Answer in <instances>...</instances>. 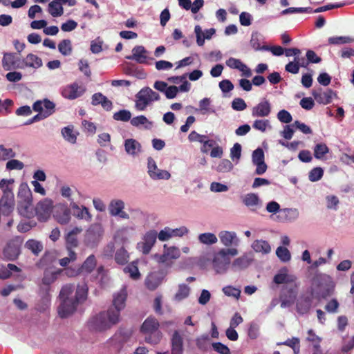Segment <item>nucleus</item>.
Segmentation results:
<instances>
[{
	"instance_id": "9b49d317",
	"label": "nucleus",
	"mask_w": 354,
	"mask_h": 354,
	"mask_svg": "<svg viewBox=\"0 0 354 354\" xmlns=\"http://www.w3.org/2000/svg\"><path fill=\"white\" fill-rule=\"evenodd\" d=\"M221 243L226 248H236L240 244V239L234 231L223 230L218 233Z\"/></svg>"
},
{
	"instance_id": "f257e3e1",
	"label": "nucleus",
	"mask_w": 354,
	"mask_h": 354,
	"mask_svg": "<svg viewBox=\"0 0 354 354\" xmlns=\"http://www.w3.org/2000/svg\"><path fill=\"white\" fill-rule=\"evenodd\" d=\"M127 297V291L123 287L119 292L113 295V308H110L106 312H102L93 317L88 322L91 330H106L113 325L119 322L120 311L125 307V301Z\"/></svg>"
},
{
	"instance_id": "bf43d9fd",
	"label": "nucleus",
	"mask_w": 354,
	"mask_h": 354,
	"mask_svg": "<svg viewBox=\"0 0 354 354\" xmlns=\"http://www.w3.org/2000/svg\"><path fill=\"white\" fill-rule=\"evenodd\" d=\"M58 50L61 54L68 56L72 53V44L70 39H64L58 44Z\"/></svg>"
},
{
	"instance_id": "473e14b6",
	"label": "nucleus",
	"mask_w": 354,
	"mask_h": 354,
	"mask_svg": "<svg viewBox=\"0 0 354 354\" xmlns=\"http://www.w3.org/2000/svg\"><path fill=\"white\" fill-rule=\"evenodd\" d=\"M130 123L133 127L149 130L153 127V122L150 121L146 116L143 115L133 117L130 120Z\"/></svg>"
},
{
	"instance_id": "2eb2a0df",
	"label": "nucleus",
	"mask_w": 354,
	"mask_h": 354,
	"mask_svg": "<svg viewBox=\"0 0 354 354\" xmlns=\"http://www.w3.org/2000/svg\"><path fill=\"white\" fill-rule=\"evenodd\" d=\"M53 209V201L50 199L45 198L37 203L35 207V213L39 220H46L50 216Z\"/></svg>"
},
{
	"instance_id": "4468645a",
	"label": "nucleus",
	"mask_w": 354,
	"mask_h": 354,
	"mask_svg": "<svg viewBox=\"0 0 354 354\" xmlns=\"http://www.w3.org/2000/svg\"><path fill=\"white\" fill-rule=\"evenodd\" d=\"M71 209L66 203H59L55 207L54 217L56 221L62 224L65 225L71 221Z\"/></svg>"
},
{
	"instance_id": "c9c22d12",
	"label": "nucleus",
	"mask_w": 354,
	"mask_h": 354,
	"mask_svg": "<svg viewBox=\"0 0 354 354\" xmlns=\"http://www.w3.org/2000/svg\"><path fill=\"white\" fill-rule=\"evenodd\" d=\"M183 339L180 333H174L171 338V354H183Z\"/></svg>"
},
{
	"instance_id": "09e8293b",
	"label": "nucleus",
	"mask_w": 354,
	"mask_h": 354,
	"mask_svg": "<svg viewBox=\"0 0 354 354\" xmlns=\"http://www.w3.org/2000/svg\"><path fill=\"white\" fill-rule=\"evenodd\" d=\"M198 239L201 243L207 245L215 244L218 241L217 236L212 232L201 233L198 235Z\"/></svg>"
},
{
	"instance_id": "a878e982",
	"label": "nucleus",
	"mask_w": 354,
	"mask_h": 354,
	"mask_svg": "<svg viewBox=\"0 0 354 354\" xmlns=\"http://www.w3.org/2000/svg\"><path fill=\"white\" fill-rule=\"evenodd\" d=\"M91 104L93 106L101 105L102 108L109 111L113 108V103L102 93H95L92 95Z\"/></svg>"
},
{
	"instance_id": "8fccbe9b",
	"label": "nucleus",
	"mask_w": 354,
	"mask_h": 354,
	"mask_svg": "<svg viewBox=\"0 0 354 354\" xmlns=\"http://www.w3.org/2000/svg\"><path fill=\"white\" fill-rule=\"evenodd\" d=\"M88 287L85 283L79 284L77 287L74 300L77 303L85 301L87 298Z\"/></svg>"
},
{
	"instance_id": "f3484780",
	"label": "nucleus",
	"mask_w": 354,
	"mask_h": 354,
	"mask_svg": "<svg viewBox=\"0 0 354 354\" xmlns=\"http://www.w3.org/2000/svg\"><path fill=\"white\" fill-rule=\"evenodd\" d=\"M126 153L133 158L138 157L142 151L141 144L134 138H127L124 141Z\"/></svg>"
},
{
	"instance_id": "f704fd0d",
	"label": "nucleus",
	"mask_w": 354,
	"mask_h": 354,
	"mask_svg": "<svg viewBox=\"0 0 354 354\" xmlns=\"http://www.w3.org/2000/svg\"><path fill=\"white\" fill-rule=\"evenodd\" d=\"M61 133L66 141L71 144H75L77 141V137L79 133L74 131L72 125L65 127L62 129Z\"/></svg>"
},
{
	"instance_id": "393cba45",
	"label": "nucleus",
	"mask_w": 354,
	"mask_h": 354,
	"mask_svg": "<svg viewBox=\"0 0 354 354\" xmlns=\"http://www.w3.org/2000/svg\"><path fill=\"white\" fill-rule=\"evenodd\" d=\"M194 32L196 37V43L199 46L204 45L205 39H210L213 35L215 34L216 30L214 28H209L203 31L199 25H196L194 28Z\"/></svg>"
},
{
	"instance_id": "49530a36",
	"label": "nucleus",
	"mask_w": 354,
	"mask_h": 354,
	"mask_svg": "<svg viewBox=\"0 0 354 354\" xmlns=\"http://www.w3.org/2000/svg\"><path fill=\"white\" fill-rule=\"evenodd\" d=\"M97 261L95 255L91 254L86 260L83 262L82 265L80 268L81 272H85L86 273H91L96 267Z\"/></svg>"
},
{
	"instance_id": "680f3d73",
	"label": "nucleus",
	"mask_w": 354,
	"mask_h": 354,
	"mask_svg": "<svg viewBox=\"0 0 354 354\" xmlns=\"http://www.w3.org/2000/svg\"><path fill=\"white\" fill-rule=\"evenodd\" d=\"M276 254L283 262H288L291 259L290 251L285 247L279 246L277 248Z\"/></svg>"
},
{
	"instance_id": "7ed1b4c3",
	"label": "nucleus",
	"mask_w": 354,
	"mask_h": 354,
	"mask_svg": "<svg viewBox=\"0 0 354 354\" xmlns=\"http://www.w3.org/2000/svg\"><path fill=\"white\" fill-rule=\"evenodd\" d=\"M160 95L149 86L141 88L135 95L134 108L138 111H144L154 102L159 101Z\"/></svg>"
},
{
	"instance_id": "e2e57ef3",
	"label": "nucleus",
	"mask_w": 354,
	"mask_h": 354,
	"mask_svg": "<svg viewBox=\"0 0 354 354\" xmlns=\"http://www.w3.org/2000/svg\"><path fill=\"white\" fill-rule=\"evenodd\" d=\"M16 156L15 152L11 148H6L0 145V160L4 161Z\"/></svg>"
},
{
	"instance_id": "0eeeda50",
	"label": "nucleus",
	"mask_w": 354,
	"mask_h": 354,
	"mask_svg": "<svg viewBox=\"0 0 354 354\" xmlns=\"http://www.w3.org/2000/svg\"><path fill=\"white\" fill-rule=\"evenodd\" d=\"M103 229L99 224L92 225L87 230L84 237L85 244L90 248L96 247L102 239Z\"/></svg>"
},
{
	"instance_id": "13d9d810",
	"label": "nucleus",
	"mask_w": 354,
	"mask_h": 354,
	"mask_svg": "<svg viewBox=\"0 0 354 354\" xmlns=\"http://www.w3.org/2000/svg\"><path fill=\"white\" fill-rule=\"evenodd\" d=\"M328 43L330 44L339 45L344 44H349L354 42V37H348V36H337V37H330L328 38Z\"/></svg>"
},
{
	"instance_id": "6e6552de",
	"label": "nucleus",
	"mask_w": 354,
	"mask_h": 354,
	"mask_svg": "<svg viewBox=\"0 0 354 354\" xmlns=\"http://www.w3.org/2000/svg\"><path fill=\"white\" fill-rule=\"evenodd\" d=\"M34 111L40 113L43 117L47 118L55 111V104L50 100L45 98L37 100L32 104Z\"/></svg>"
},
{
	"instance_id": "a19ab883",
	"label": "nucleus",
	"mask_w": 354,
	"mask_h": 354,
	"mask_svg": "<svg viewBox=\"0 0 354 354\" xmlns=\"http://www.w3.org/2000/svg\"><path fill=\"white\" fill-rule=\"evenodd\" d=\"M14 183L13 178L1 179L0 181V189L2 192V196H14Z\"/></svg>"
},
{
	"instance_id": "bb28decb",
	"label": "nucleus",
	"mask_w": 354,
	"mask_h": 354,
	"mask_svg": "<svg viewBox=\"0 0 354 354\" xmlns=\"http://www.w3.org/2000/svg\"><path fill=\"white\" fill-rule=\"evenodd\" d=\"M286 291V292H283L280 297L281 307L283 308L290 307L295 302L297 294L296 286Z\"/></svg>"
},
{
	"instance_id": "9d476101",
	"label": "nucleus",
	"mask_w": 354,
	"mask_h": 354,
	"mask_svg": "<svg viewBox=\"0 0 354 354\" xmlns=\"http://www.w3.org/2000/svg\"><path fill=\"white\" fill-rule=\"evenodd\" d=\"M147 172L153 180H168L171 177L170 173L167 170L160 169L151 157L147 158Z\"/></svg>"
},
{
	"instance_id": "f8f14e48",
	"label": "nucleus",
	"mask_w": 354,
	"mask_h": 354,
	"mask_svg": "<svg viewBox=\"0 0 354 354\" xmlns=\"http://www.w3.org/2000/svg\"><path fill=\"white\" fill-rule=\"evenodd\" d=\"M125 203L121 199H112L108 206L109 214L122 219H129V215L124 212Z\"/></svg>"
},
{
	"instance_id": "20e7f679",
	"label": "nucleus",
	"mask_w": 354,
	"mask_h": 354,
	"mask_svg": "<svg viewBox=\"0 0 354 354\" xmlns=\"http://www.w3.org/2000/svg\"><path fill=\"white\" fill-rule=\"evenodd\" d=\"M313 285L315 288L317 295L323 299L330 296L334 291L335 283L332 278L326 274H316L313 279Z\"/></svg>"
},
{
	"instance_id": "79ce46f5",
	"label": "nucleus",
	"mask_w": 354,
	"mask_h": 354,
	"mask_svg": "<svg viewBox=\"0 0 354 354\" xmlns=\"http://www.w3.org/2000/svg\"><path fill=\"white\" fill-rule=\"evenodd\" d=\"M159 326V322L155 317H149L143 322L140 332H156Z\"/></svg>"
},
{
	"instance_id": "c756f323",
	"label": "nucleus",
	"mask_w": 354,
	"mask_h": 354,
	"mask_svg": "<svg viewBox=\"0 0 354 354\" xmlns=\"http://www.w3.org/2000/svg\"><path fill=\"white\" fill-rule=\"evenodd\" d=\"M80 87L77 83H73L65 86L62 91V95L64 98L69 100H74L83 93V91H80Z\"/></svg>"
},
{
	"instance_id": "052dcab7",
	"label": "nucleus",
	"mask_w": 354,
	"mask_h": 354,
	"mask_svg": "<svg viewBox=\"0 0 354 354\" xmlns=\"http://www.w3.org/2000/svg\"><path fill=\"white\" fill-rule=\"evenodd\" d=\"M113 118L116 121L128 122L131 120V113L129 110L122 109L115 112Z\"/></svg>"
},
{
	"instance_id": "338daca9",
	"label": "nucleus",
	"mask_w": 354,
	"mask_h": 354,
	"mask_svg": "<svg viewBox=\"0 0 354 354\" xmlns=\"http://www.w3.org/2000/svg\"><path fill=\"white\" fill-rule=\"evenodd\" d=\"M233 168V165L232 162L227 159H223L220 161L218 165L216 167V170L218 172H229Z\"/></svg>"
},
{
	"instance_id": "f03ea898",
	"label": "nucleus",
	"mask_w": 354,
	"mask_h": 354,
	"mask_svg": "<svg viewBox=\"0 0 354 354\" xmlns=\"http://www.w3.org/2000/svg\"><path fill=\"white\" fill-rule=\"evenodd\" d=\"M239 254L236 248H221L213 254L212 261V268L217 274L225 273L231 263V257Z\"/></svg>"
},
{
	"instance_id": "ddd939ff",
	"label": "nucleus",
	"mask_w": 354,
	"mask_h": 354,
	"mask_svg": "<svg viewBox=\"0 0 354 354\" xmlns=\"http://www.w3.org/2000/svg\"><path fill=\"white\" fill-rule=\"evenodd\" d=\"M252 163L256 165L255 174L262 175L267 170V165L265 162L264 152L261 148H257L252 152Z\"/></svg>"
},
{
	"instance_id": "cd10ccee",
	"label": "nucleus",
	"mask_w": 354,
	"mask_h": 354,
	"mask_svg": "<svg viewBox=\"0 0 354 354\" xmlns=\"http://www.w3.org/2000/svg\"><path fill=\"white\" fill-rule=\"evenodd\" d=\"M15 205V196H1L0 210L3 215H9L13 211Z\"/></svg>"
},
{
	"instance_id": "c85d7f7f",
	"label": "nucleus",
	"mask_w": 354,
	"mask_h": 354,
	"mask_svg": "<svg viewBox=\"0 0 354 354\" xmlns=\"http://www.w3.org/2000/svg\"><path fill=\"white\" fill-rule=\"evenodd\" d=\"M299 216V212L297 208H283L280 211L278 218L283 222L292 223Z\"/></svg>"
},
{
	"instance_id": "72a5a7b5",
	"label": "nucleus",
	"mask_w": 354,
	"mask_h": 354,
	"mask_svg": "<svg viewBox=\"0 0 354 354\" xmlns=\"http://www.w3.org/2000/svg\"><path fill=\"white\" fill-rule=\"evenodd\" d=\"M313 302L312 297L305 296L300 297L297 302V310L299 314H305L308 313L311 307Z\"/></svg>"
},
{
	"instance_id": "aec40b11",
	"label": "nucleus",
	"mask_w": 354,
	"mask_h": 354,
	"mask_svg": "<svg viewBox=\"0 0 354 354\" xmlns=\"http://www.w3.org/2000/svg\"><path fill=\"white\" fill-rule=\"evenodd\" d=\"M21 59L15 53H5L2 59V66L6 71L12 68H18L17 66L21 65Z\"/></svg>"
},
{
	"instance_id": "5fc2aeb1",
	"label": "nucleus",
	"mask_w": 354,
	"mask_h": 354,
	"mask_svg": "<svg viewBox=\"0 0 354 354\" xmlns=\"http://www.w3.org/2000/svg\"><path fill=\"white\" fill-rule=\"evenodd\" d=\"M60 272L58 270L51 272H45L44 275L42 278V283L47 286L46 288H50V285L54 283L60 275Z\"/></svg>"
},
{
	"instance_id": "5701e85b",
	"label": "nucleus",
	"mask_w": 354,
	"mask_h": 354,
	"mask_svg": "<svg viewBox=\"0 0 354 354\" xmlns=\"http://www.w3.org/2000/svg\"><path fill=\"white\" fill-rule=\"evenodd\" d=\"M148 51L142 46H136L132 49V55L127 56L126 58L131 60H135L139 64H145L147 62Z\"/></svg>"
},
{
	"instance_id": "0e129e2a",
	"label": "nucleus",
	"mask_w": 354,
	"mask_h": 354,
	"mask_svg": "<svg viewBox=\"0 0 354 354\" xmlns=\"http://www.w3.org/2000/svg\"><path fill=\"white\" fill-rule=\"evenodd\" d=\"M223 293L227 297H232L236 299H239L241 295V290L232 286H227L222 289Z\"/></svg>"
},
{
	"instance_id": "a211bd4d",
	"label": "nucleus",
	"mask_w": 354,
	"mask_h": 354,
	"mask_svg": "<svg viewBox=\"0 0 354 354\" xmlns=\"http://www.w3.org/2000/svg\"><path fill=\"white\" fill-rule=\"evenodd\" d=\"M58 314L60 317L65 318L71 315L76 310L77 303L74 299H60Z\"/></svg>"
},
{
	"instance_id": "6e6d98bb",
	"label": "nucleus",
	"mask_w": 354,
	"mask_h": 354,
	"mask_svg": "<svg viewBox=\"0 0 354 354\" xmlns=\"http://www.w3.org/2000/svg\"><path fill=\"white\" fill-rule=\"evenodd\" d=\"M73 291V285L66 284L63 286L59 292V299H74V298L72 296Z\"/></svg>"
},
{
	"instance_id": "412c9836",
	"label": "nucleus",
	"mask_w": 354,
	"mask_h": 354,
	"mask_svg": "<svg viewBox=\"0 0 354 354\" xmlns=\"http://www.w3.org/2000/svg\"><path fill=\"white\" fill-rule=\"evenodd\" d=\"M42 64V60L40 57L32 53H29L25 58L21 59V65L18 64L17 67L20 69H24L27 67L37 69L40 68Z\"/></svg>"
},
{
	"instance_id": "ea45409f",
	"label": "nucleus",
	"mask_w": 354,
	"mask_h": 354,
	"mask_svg": "<svg viewBox=\"0 0 354 354\" xmlns=\"http://www.w3.org/2000/svg\"><path fill=\"white\" fill-rule=\"evenodd\" d=\"M252 248L256 252L263 254H267L271 251V247L268 242L262 239L255 240L252 244Z\"/></svg>"
},
{
	"instance_id": "6ab92c4d",
	"label": "nucleus",
	"mask_w": 354,
	"mask_h": 354,
	"mask_svg": "<svg viewBox=\"0 0 354 354\" xmlns=\"http://www.w3.org/2000/svg\"><path fill=\"white\" fill-rule=\"evenodd\" d=\"M164 278L165 274L163 272H151L145 279V285L149 290H154L162 283Z\"/></svg>"
},
{
	"instance_id": "de8ad7c7",
	"label": "nucleus",
	"mask_w": 354,
	"mask_h": 354,
	"mask_svg": "<svg viewBox=\"0 0 354 354\" xmlns=\"http://www.w3.org/2000/svg\"><path fill=\"white\" fill-rule=\"evenodd\" d=\"M242 201L243 204L248 207H256L261 203V200L259 196L254 193L245 194L243 197Z\"/></svg>"
},
{
	"instance_id": "37998d69",
	"label": "nucleus",
	"mask_w": 354,
	"mask_h": 354,
	"mask_svg": "<svg viewBox=\"0 0 354 354\" xmlns=\"http://www.w3.org/2000/svg\"><path fill=\"white\" fill-rule=\"evenodd\" d=\"M25 248L37 256L43 250L44 246L41 241L35 239H29L25 243Z\"/></svg>"
},
{
	"instance_id": "b1692460",
	"label": "nucleus",
	"mask_w": 354,
	"mask_h": 354,
	"mask_svg": "<svg viewBox=\"0 0 354 354\" xmlns=\"http://www.w3.org/2000/svg\"><path fill=\"white\" fill-rule=\"evenodd\" d=\"M20 254V246L15 241L9 242L3 250V254L8 261L15 260Z\"/></svg>"
},
{
	"instance_id": "69168bd1",
	"label": "nucleus",
	"mask_w": 354,
	"mask_h": 354,
	"mask_svg": "<svg viewBox=\"0 0 354 354\" xmlns=\"http://www.w3.org/2000/svg\"><path fill=\"white\" fill-rule=\"evenodd\" d=\"M262 39V35L258 32H252L250 45L255 50H263L262 46L260 44V41Z\"/></svg>"
},
{
	"instance_id": "58836bf2",
	"label": "nucleus",
	"mask_w": 354,
	"mask_h": 354,
	"mask_svg": "<svg viewBox=\"0 0 354 354\" xmlns=\"http://www.w3.org/2000/svg\"><path fill=\"white\" fill-rule=\"evenodd\" d=\"M18 202L32 201V192L26 183H22L19 187L17 194Z\"/></svg>"
},
{
	"instance_id": "dca6fc26",
	"label": "nucleus",
	"mask_w": 354,
	"mask_h": 354,
	"mask_svg": "<svg viewBox=\"0 0 354 354\" xmlns=\"http://www.w3.org/2000/svg\"><path fill=\"white\" fill-rule=\"evenodd\" d=\"M271 113V104L266 99L261 100L252 109V116L254 118L268 117Z\"/></svg>"
},
{
	"instance_id": "4be33fe9",
	"label": "nucleus",
	"mask_w": 354,
	"mask_h": 354,
	"mask_svg": "<svg viewBox=\"0 0 354 354\" xmlns=\"http://www.w3.org/2000/svg\"><path fill=\"white\" fill-rule=\"evenodd\" d=\"M312 94L318 103L323 104L330 103L333 97L335 95V93L330 89L322 91L321 88L313 90Z\"/></svg>"
},
{
	"instance_id": "2f4dec72",
	"label": "nucleus",
	"mask_w": 354,
	"mask_h": 354,
	"mask_svg": "<svg viewBox=\"0 0 354 354\" xmlns=\"http://www.w3.org/2000/svg\"><path fill=\"white\" fill-rule=\"evenodd\" d=\"M17 211L19 214L24 217L28 218L33 217L35 211L32 207V201L18 202Z\"/></svg>"
},
{
	"instance_id": "c03bdc74",
	"label": "nucleus",
	"mask_w": 354,
	"mask_h": 354,
	"mask_svg": "<svg viewBox=\"0 0 354 354\" xmlns=\"http://www.w3.org/2000/svg\"><path fill=\"white\" fill-rule=\"evenodd\" d=\"M123 271L124 273L128 274L133 280H137L140 277V273L138 268V262L136 261H132L124 268Z\"/></svg>"
},
{
	"instance_id": "7c9ffc66",
	"label": "nucleus",
	"mask_w": 354,
	"mask_h": 354,
	"mask_svg": "<svg viewBox=\"0 0 354 354\" xmlns=\"http://www.w3.org/2000/svg\"><path fill=\"white\" fill-rule=\"evenodd\" d=\"M73 214L75 217L79 219H84L86 221H90L91 216L88 212V209L85 206H79L76 203L72 202L70 204Z\"/></svg>"
},
{
	"instance_id": "864d4df0",
	"label": "nucleus",
	"mask_w": 354,
	"mask_h": 354,
	"mask_svg": "<svg viewBox=\"0 0 354 354\" xmlns=\"http://www.w3.org/2000/svg\"><path fill=\"white\" fill-rule=\"evenodd\" d=\"M189 292L190 288L187 285L184 283L180 284L178 286V289L174 295L175 301H180L186 299L189 296Z\"/></svg>"
},
{
	"instance_id": "4c0bfd02",
	"label": "nucleus",
	"mask_w": 354,
	"mask_h": 354,
	"mask_svg": "<svg viewBox=\"0 0 354 354\" xmlns=\"http://www.w3.org/2000/svg\"><path fill=\"white\" fill-rule=\"evenodd\" d=\"M252 261V258L249 254H245L241 257L236 258L232 263V267L235 270H243L248 268Z\"/></svg>"
},
{
	"instance_id": "3c124183",
	"label": "nucleus",
	"mask_w": 354,
	"mask_h": 354,
	"mask_svg": "<svg viewBox=\"0 0 354 354\" xmlns=\"http://www.w3.org/2000/svg\"><path fill=\"white\" fill-rule=\"evenodd\" d=\"M129 252L124 247H121L116 250L115 254V261L117 263L124 265L129 261Z\"/></svg>"
},
{
	"instance_id": "e433bc0d",
	"label": "nucleus",
	"mask_w": 354,
	"mask_h": 354,
	"mask_svg": "<svg viewBox=\"0 0 354 354\" xmlns=\"http://www.w3.org/2000/svg\"><path fill=\"white\" fill-rule=\"evenodd\" d=\"M330 151L329 148L325 143H317L313 147L314 157L317 160H326V155Z\"/></svg>"
},
{
	"instance_id": "a18cd8bd",
	"label": "nucleus",
	"mask_w": 354,
	"mask_h": 354,
	"mask_svg": "<svg viewBox=\"0 0 354 354\" xmlns=\"http://www.w3.org/2000/svg\"><path fill=\"white\" fill-rule=\"evenodd\" d=\"M49 291H50L49 288L45 289V292H44V295L42 296L41 301L37 306V309L39 312H45L50 307V301H51V297L49 294Z\"/></svg>"
},
{
	"instance_id": "39448f33",
	"label": "nucleus",
	"mask_w": 354,
	"mask_h": 354,
	"mask_svg": "<svg viewBox=\"0 0 354 354\" xmlns=\"http://www.w3.org/2000/svg\"><path fill=\"white\" fill-rule=\"evenodd\" d=\"M296 281L297 277L291 274L286 267L281 268L274 275L273 279V281L276 284L286 283V286L284 289L285 290H288L290 288L295 287V286H296V289H297Z\"/></svg>"
},
{
	"instance_id": "774afa93",
	"label": "nucleus",
	"mask_w": 354,
	"mask_h": 354,
	"mask_svg": "<svg viewBox=\"0 0 354 354\" xmlns=\"http://www.w3.org/2000/svg\"><path fill=\"white\" fill-rule=\"evenodd\" d=\"M324 175V170L321 167L313 168L308 174V179L311 182L319 180Z\"/></svg>"
},
{
	"instance_id": "603ef678",
	"label": "nucleus",
	"mask_w": 354,
	"mask_h": 354,
	"mask_svg": "<svg viewBox=\"0 0 354 354\" xmlns=\"http://www.w3.org/2000/svg\"><path fill=\"white\" fill-rule=\"evenodd\" d=\"M48 11L53 17H60L64 13L62 6L53 0L48 4Z\"/></svg>"
},
{
	"instance_id": "423d86ee",
	"label": "nucleus",
	"mask_w": 354,
	"mask_h": 354,
	"mask_svg": "<svg viewBox=\"0 0 354 354\" xmlns=\"http://www.w3.org/2000/svg\"><path fill=\"white\" fill-rule=\"evenodd\" d=\"M158 239V232L150 230L145 233L142 240L137 243V249L143 254H148Z\"/></svg>"
},
{
	"instance_id": "4d7b16f0",
	"label": "nucleus",
	"mask_w": 354,
	"mask_h": 354,
	"mask_svg": "<svg viewBox=\"0 0 354 354\" xmlns=\"http://www.w3.org/2000/svg\"><path fill=\"white\" fill-rule=\"evenodd\" d=\"M211 100L208 97H205L199 102V111L203 114L213 113L215 111L210 106Z\"/></svg>"
},
{
	"instance_id": "1a4fd4ad",
	"label": "nucleus",
	"mask_w": 354,
	"mask_h": 354,
	"mask_svg": "<svg viewBox=\"0 0 354 354\" xmlns=\"http://www.w3.org/2000/svg\"><path fill=\"white\" fill-rule=\"evenodd\" d=\"M180 251L175 246L163 245V253L162 254H155L153 259L158 263H165L169 261L176 259L180 257Z\"/></svg>"
}]
</instances>
